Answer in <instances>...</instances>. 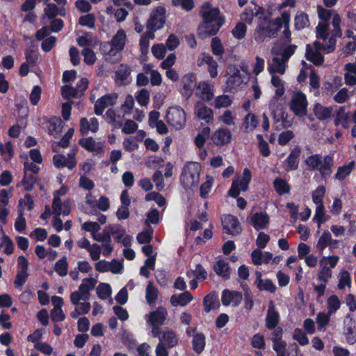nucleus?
Returning a JSON list of instances; mask_svg holds the SVG:
<instances>
[{"label":"nucleus","mask_w":356,"mask_h":356,"mask_svg":"<svg viewBox=\"0 0 356 356\" xmlns=\"http://www.w3.org/2000/svg\"><path fill=\"white\" fill-rule=\"evenodd\" d=\"M272 11L264 8V14L257 17V24L254 31L253 37L258 43L264 42L266 39L275 38L282 29L281 22L282 13L280 17L272 18Z\"/></svg>","instance_id":"f257e3e1"},{"label":"nucleus","mask_w":356,"mask_h":356,"mask_svg":"<svg viewBox=\"0 0 356 356\" xmlns=\"http://www.w3.org/2000/svg\"><path fill=\"white\" fill-rule=\"evenodd\" d=\"M200 15L203 19V28L205 35L207 36L216 35L220 28L224 24V17H219V8H212L211 3L209 1H206L201 7Z\"/></svg>","instance_id":"f03ea898"},{"label":"nucleus","mask_w":356,"mask_h":356,"mask_svg":"<svg viewBox=\"0 0 356 356\" xmlns=\"http://www.w3.org/2000/svg\"><path fill=\"white\" fill-rule=\"evenodd\" d=\"M334 157L326 155L323 157L320 154H312L305 160V165L310 171H318L321 177L327 179L332 173Z\"/></svg>","instance_id":"7ed1b4c3"},{"label":"nucleus","mask_w":356,"mask_h":356,"mask_svg":"<svg viewBox=\"0 0 356 356\" xmlns=\"http://www.w3.org/2000/svg\"><path fill=\"white\" fill-rule=\"evenodd\" d=\"M201 165L197 162H189L183 168L180 181L184 188H193L200 181Z\"/></svg>","instance_id":"20e7f679"},{"label":"nucleus","mask_w":356,"mask_h":356,"mask_svg":"<svg viewBox=\"0 0 356 356\" xmlns=\"http://www.w3.org/2000/svg\"><path fill=\"white\" fill-rule=\"evenodd\" d=\"M168 123L177 130L184 127L186 122V113L179 106H173L168 108L166 113Z\"/></svg>","instance_id":"39448f33"},{"label":"nucleus","mask_w":356,"mask_h":356,"mask_svg":"<svg viewBox=\"0 0 356 356\" xmlns=\"http://www.w3.org/2000/svg\"><path fill=\"white\" fill-rule=\"evenodd\" d=\"M307 105L308 102L305 94L302 92H298L291 99L289 107L294 115L303 117L307 115Z\"/></svg>","instance_id":"423d86ee"},{"label":"nucleus","mask_w":356,"mask_h":356,"mask_svg":"<svg viewBox=\"0 0 356 356\" xmlns=\"http://www.w3.org/2000/svg\"><path fill=\"white\" fill-rule=\"evenodd\" d=\"M224 232L229 235L238 236L242 232V227L237 217L232 214L225 215L222 218Z\"/></svg>","instance_id":"0eeeda50"},{"label":"nucleus","mask_w":356,"mask_h":356,"mask_svg":"<svg viewBox=\"0 0 356 356\" xmlns=\"http://www.w3.org/2000/svg\"><path fill=\"white\" fill-rule=\"evenodd\" d=\"M196 83V76L193 72L188 73L181 78V84L182 88L179 92L186 99H188L192 96Z\"/></svg>","instance_id":"6e6552de"},{"label":"nucleus","mask_w":356,"mask_h":356,"mask_svg":"<svg viewBox=\"0 0 356 356\" xmlns=\"http://www.w3.org/2000/svg\"><path fill=\"white\" fill-rule=\"evenodd\" d=\"M165 13L166 10L163 6L155 8L147 20L146 27L154 26L156 29H162L165 23Z\"/></svg>","instance_id":"1a4fd4ad"},{"label":"nucleus","mask_w":356,"mask_h":356,"mask_svg":"<svg viewBox=\"0 0 356 356\" xmlns=\"http://www.w3.org/2000/svg\"><path fill=\"white\" fill-rule=\"evenodd\" d=\"M251 3L254 5V7L247 6L240 15L241 20L250 25L252 24L254 17H259L264 14V7L259 6L254 1H252Z\"/></svg>","instance_id":"9d476101"},{"label":"nucleus","mask_w":356,"mask_h":356,"mask_svg":"<svg viewBox=\"0 0 356 356\" xmlns=\"http://www.w3.org/2000/svg\"><path fill=\"white\" fill-rule=\"evenodd\" d=\"M334 108L337 109L334 115V124L335 127H338L341 125L342 128L346 129H348L350 125V112L346 111V106H334Z\"/></svg>","instance_id":"9b49d317"},{"label":"nucleus","mask_w":356,"mask_h":356,"mask_svg":"<svg viewBox=\"0 0 356 356\" xmlns=\"http://www.w3.org/2000/svg\"><path fill=\"white\" fill-rule=\"evenodd\" d=\"M117 96L115 95L106 94L99 98L95 104L94 110L97 115H102L104 109L115 104Z\"/></svg>","instance_id":"f8f14e48"},{"label":"nucleus","mask_w":356,"mask_h":356,"mask_svg":"<svg viewBox=\"0 0 356 356\" xmlns=\"http://www.w3.org/2000/svg\"><path fill=\"white\" fill-rule=\"evenodd\" d=\"M194 113L199 120H204L207 123H209L213 120V110L201 102L195 103Z\"/></svg>","instance_id":"ddd939ff"},{"label":"nucleus","mask_w":356,"mask_h":356,"mask_svg":"<svg viewBox=\"0 0 356 356\" xmlns=\"http://www.w3.org/2000/svg\"><path fill=\"white\" fill-rule=\"evenodd\" d=\"M269 223V216L266 211L256 212L250 217V224L257 231L267 228Z\"/></svg>","instance_id":"4468645a"},{"label":"nucleus","mask_w":356,"mask_h":356,"mask_svg":"<svg viewBox=\"0 0 356 356\" xmlns=\"http://www.w3.org/2000/svg\"><path fill=\"white\" fill-rule=\"evenodd\" d=\"M280 316L279 312L275 309L273 302H270L266 316V327L270 330H274L280 323Z\"/></svg>","instance_id":"2eb2a0df"},{"label":"nucleus","mask_w":356,"mask_h":356,"mask_svg":"<svg viewBox=\"0 0 356 356\" xmlns=\"http://www.w3.org/2000/svg\"><path fill=\"white\" fill-rule=\"evenodd\" d=\"M232 134L227 128L216 130L211 136L213 143L216 145H224L230 142Z\"/></svg>","instance_id":"dca6fc26"},{"label":"nucleus","mask_w":356,"mask_h":356,"mask_svg":"<svg viewBox=\"0 0 356 356\" xmlns=\"http://www.w3.org/2000/svg\"><path fill=\"white\" fill-rule=\"evenodd\" d=\"M218 296L216 291H211L203 298L204 311L209 313L211 310L218 309L220 307Z\"/></svg>","instance_id":"f3484780"},{"label":"nucleus","mask_w":356,"mask_h":356,"mask_svg":"<svg viewBox=\"0 0 356 356\" xmlns=\"http://www.w3.org/2000/svg\"><path fill=\"white\" fill-rule=\"evenodd\" d=\"M193 299V295L188 291H184L179 295H172L170 297V301L172 306H181L185 307Z\"/></svg>","instance_id":"a211bd4d"},{"label":"nucleus","mask_w":356,"mask_h":356,"mask_svg":"<svg viewBox=\"0 0 356 356\" xmlns=\"http://www.w3.org/2000/svg\"><path fill=\"white\" fill-rule=\"evenodd\" d=\"M334 106H323L320 103H315L314 105V113L316 118L320 121L325 120L332 115Z\"/></svg>","instance_id":"6ab92c4d"},{"label":"nucleus","mask_w":356,"mask_h":356,"mask_svg":"<svg viewBox=\"0 0 356 356\" xmlns=\"http://www.w3.org/2000/svg\"><path fill=\"white\" fill-rule=\"evenodd\" d=\"M47 122L49 124L47 129L49 135L56 136L61 133L63 121L60 117L51 116Z\"/></svg>","instance_id":"aec40b11"},{"label":"nucleus","mask_w":356,"mask_h":356,"mask_svg":"<svg viewBox=\"0 0 356 356\" xmlns=\"http://www.w3.org/2000/svg\"><path fill=\"white\" fill-rule=\"evenodd\" d=\"M126 33L123 29H119L111 41V49L122 51L125 45Z\"/></svg>","instance_id":"412c9836"},{"label":"nucleus","mask_w":356,"mask_h":356,"mask_svg":"<svg viewBox=\"0 0 356 356\" xmlns=\"http://www.w3.org/2000/svg\"><path fill=\"white\" fill-rule=\"evenodd\" d=\"M310 25L308 15L303 11H298L294 17V28L296 31L302 30Z\"/></svg>","instance_id":"4be33fe9"},{"label":"nucleus","mask_w":356,"mask_h":356,"mask_svg":"<svg viewBox=\"0 0 356 356\" xmlns=\"http://www.w3.org/2000/svg\"><path fill=\"white\" fill-rule=\"evenodd\" d=\"M117 232L113 230L111 224L107 225L104 227L102 232L93 234V239L97 242H109L111 241V234H114Z\"/></svg>","instance_id":"5701e85b"},{"label":"nucleus","mask_w":356,"mask_h":356,"mask_svg":"<svg viewBox=\"0 0 356 356\" xmlns=\"http://www.w3.org/2000/svg\"><path fill=\"white\" fill-rule=\"evenodd\" d=\"M305 58L316 66H320L324 62V56L318 51H314L309 44L306 47Z\"/></svg>","instance_id":"b1692460"},{"label":"nucleus","mask_w":356,"mask_h":356,"mask_svg":"<svg viewBox=\"0 0 356 356\" xmlns=\"http://www.w3.org/2000/svg\"><path fill=\"white\" fill-rule=\"evenodd\" d=\"M291 15L289 12L284 11L282 13V19L281 22L282 28L284 26V29L282 32L283 38L286 43L291 42V33L289 29Z\"/></svg>","instance_id":"393cba45"},{"label":"nucleus","mask_w":356,"mask_h":356,"mask_svg":"<svg viewBox=\"0 0 356 356\" xmlns=\"http://www.w3.org/2000/svg\"><path fill=\"white\" fill-rule=\"evenodd\" d=\"M206 346V337L205 335L202 332L196 333L193 335L192 340V346L193 350L200 354L203 352Z\"/></svg>","instance_id":"a878e982"},{"label":"nucleus","mask_w":356,"mask_h":356,"mask_svg":"<svg viewBox=\"0 0 356 356\" xmlns=\"http://www.w3.org/2000/svg\"><path fill=\"white\" fill-rule=\"evenodd\" d=\"M273 187L279 195H283L289 193L291 190V186L287 181L281 177H276L274 179Z\"/></svg>","instance_id":"bb28decb"},{"label":"nucleus","mask_w":356,"mask_h":356,"mask_svg":"<svg viewBox=\"0 0 356 356\" xmlns=\"http://www.w3.org/2000/svg\"><path fill=\"white\" fill-rule=\"evenodd\" d=\"M213 268L214 271L218 276H220L225 280L229 279V266L228 263L224 260L220 259L217 261Z\"/></svg>","instance_id":"cd10ccee"},{"label":"nucleus","mask_w":356,"mask_h":356,"mask_svg":"<svg viewBox=\"0 0 356 356\" xmlns=\"http://www.w3.org/2000/svg\"><path fill=\"white\" fill-rule=\"evenodd\" d=\"M97 280L94 278H84L82 280V283L79 286V291L86 297H88V300L90 296V291L92 290L96 285Z\"/></svg>","instance_id":"c85d7f7f"},{"label":"nucleus","mask_w":356,"mask_h":356,"mask_svg":"<svg viewBox=\"0 0 356 356\" xmlns=\"http://www.w3.org/2000/svg\"><path fill=\"white\" fill-rule=\"evenodd\" d=\"M166 312L163 309H157L150 313L149 321L151 325H162L166 318Z\"/></svg>","instance_id":"c756f323"},{"label":"nucleus","mask_w":356,"mask_h":356,"mask_svg":"<svg viewBox=\"0 0 356 356\" xmlns=\"http://www.w3.org/2000/svg\"><path fill=\"white\" fill-rule=\"evenodd\" d=\"M160 342H163L168 348H172L177 344L178 340L175 333L170 330L163 332L162 336L160 337Z\"/></svg>","instance_id":"7c9ffc66"},{"label":"nucleus","mask_w":356,"mask_h":356,"mask_svg":"<svg viewBox=\"0 0 356 356\" xmlns=\"http://www.w3.org/2000/svg\"><path fill=\"white\" fill-rule=\"evenodd\" d=\"M35 44L34 41H31V45L25 50L26 62L33 66L37 63L38 60V54L35 49Z\"/></svg>","instance_id":"2f4dec72"},{"label":"nucleus","mask_w":356,"mask_h":356,"mask_svg":"<svg viewBox=\"0 0 356 356\" xmlns=\"http://www.w3.org/2000/svg\"><path fill=\"white\" fill-rule=\"evenodd\" d=\"M158 289L154 285L152 282L149 281L146 287L145 298L147 302L149 305L155 302L158 298Z\"/></svg>","instance_id":"473e14b6"},{"label":"nucleus","mask_w":356,"mask_h":356,"mask_svg":"<svg viewBox=\"0 0 356 356\" xmlns=\"http://www.w3.org/2000/svg\"><path fill=\"white\" fill-rule=\"evenodd\" d=\"M210 128L209 127H206L197 134L194 140V143L197 148L201 149L204 147L206 139L210 135Z\"/></svg>","instance_id":"72a5a7b5"},{"label":"nucleus","mask_w":356,"mask_h":356,"mask_svg":"<svg viewBox=\"0 0 356 356\" xmlns=\"http://www.w3.org/2000/svg\"><path fill=\"white\" fill-rule=\"evenodd\" d=\"M154 233L153 228L148 225L146 230L140 232L136 237L137 241L140 244H148L152 240Z\"/></svg>","instance_id":"f704fd0d"},{"label":"nucleus","mask_w":356,"mask_h":356,"mask_svg":"<svg viewBox=\"0 0 356 356\" xmlns=\"http://www.w3.org/2000/svg\"><path fill=\"white\" fill-rule=\"evenodd\" d=\"M0 152L4 161H10L14 156V149L12 142L8 141L5 145L0 143Z\"/></svg>","instance_id":"c9c22d12"},{"label":"nucleus","mask_w":356,"mask_h":356,"mask_svg":"<svg viewBox=\"0 0 356 356\" xmlns=\"http://www.w3.org/2000/svg\"><path fill=\"white\" fill-rule=\"evenodd\" d=\"M68 263L67 257L63 256L62 258L58 259L54 266V270L60 277H65L67 275L68 272Z\"/></svg>","instance_id":"e433bc0d"},{"label":"nucleus","mask_w":356,"mask_h":356,"mask_svg":"<svg viewBox=\"0 0 356 356\" xmlns=\"http://www.w3.org/2000/svg\"><path fill=\"white\" fill-rule=\"evenodd\" d=\"M213 184V178L211 176L207 175V180L202 184L200 188V197L202 199L208 198L209 194L211 191Z\"/></svg>","instance_id":"4c0bfd02"},{"label":"nucleus","mask_w":356,"mask_h":356,"mask_svg":"<svg viewBox=\"0 0 356 356\" xmlns=\"http://www.w3.org/2000/svg\"><path fill=\"white\" fill-rule=\"evenodd\" d=\"M115 74L116 80L126 81L131 74V69L127 64H120Z\"/></svg>","instance_id":"58836bf2"},{"label":"nucleus","mask_w":356,"mask_h":356,"mask_svg":"<svg viewBox=\"0 0 356 356\" xmlns=\"http://www.w3.org/2000/svg\"><path fill=\"white\" fill-rule=\"evenodd\" d=\"M341 17L339 13H335L332 18L333 29L331 31L332 38H338L342 36V31L340 28Z\"/></svg>","instance_id":"ea45409f"},{"label":"nucleus","mask_w":356,"mask_h":356,"mask_svg":"<svg viewBox=\"0 0 356 356\" xmlns=\"http://www.w3.org/2000/svg\"><path fill=\"white\" fill-rule=\"evenodd\" d=\"M37 177L33 173H28L24 172V176L22 180V184L24 186L26 191H31L36 183Z\"/></svg>","instance_id":"a19ab883"},{"label":"nucleus","mask_w":356,"mask_h":356,"mask_svg":"<svg viewBox=\"0 0 356 356\" xmlns=\"http://www.w3.org/2000/svg\"><path fill=\"white\" fill-rule=\"evenodd\" d=\"M112 289L108 283H100L97 288V294L99 299L106 300L111 296Z\"/></svg>","instance_id":"79ce46f5"},{"label":"nucleus","mask_w":356,"mask_h":356,"mask_svg":"<svg viewBox=\"0 0 356 356\" xmlns=\"http://www.w3.org/2000/svg\"><path fill=\"white\" fill-rule=\"evenodd\" d=\"M198 88L200 90V97L203 100L209 102L213 99V93L208 83L206 82H200Z\"/></svg>","instance_id":"37998d69"},{"label":"nucleus","mask_w":356,"mask_h":356,"mask_svg":"<svg viewBox=\"0 0 356 356\" xmlns=\"http://www.w3.org/2000/svg\"><path fill=\"white\" fill-rule=\"evenodd\" d=\"M354 165V161H351L349 164L340 166L338 168L336 174L334 175V179L343 180L347 176H348Z\"/></svg>","instance_id":"c03bdc74"},{"label":"nucleus","mask_w":356,"mask_h":356,"mask_svg":"<svg viewBox=\"0 0 356 356\" xmlns=\"http://www.w3.org/2000/svg\"><path fill=\"white\" fill-rule=\"evenodd\" d=\"M332 241V236L329 231H324L323 234L318 238L317 242L316 248L319 250V252H322L324 249H325L328 245L329 242Z\"/></svg>","instance_id":"a18cd8bd"},{"label":"nucleus","mask_w":356,"mask_h":356,"mask_svg":"<svg viewBox=\"0 0 356 356\" xmlns=\"http://www.w3.org/2000/svg\"><path fill=\"white\" fill-rule=\"evenodd\" d=\"M330 26L328 23H318L316 27V38L323 40H326L329 36Z\"/></svg>","instance_id":"49530a36"},{"label":"nucleus","mask_w":356,"mask_h":356,"mask_svg":"<svg viewBox=\"0 0 356 356\" xmlns=\"http://www.w3.org/2000/svg\"><path fill=\"white\" fill-rule=\"evenodd\" d=\"M325 187L323 185L318 186L314 191H313L312 197L313 202L316 205L323 204V199L325 194Z\"/></svg>","instance_id":"de8ad7c7"},{"label":"nucleus","mask_w":356,"mask_h":356,"mask_svg":"<svg viewBox=\"0 0 356 356\" xmlns=\"http://www.w3.org/2000/svg\"><path fill=\"white\" fill-rule=\"evenodd\" d=\"M317 13L318 17L325 23H327L334 15L337 13L334 10L324 8L322 6L318 5Z\"/></svg>","instance_id":"09e8293b"},{"label":"nucleus","mask_w":356,"mask_h":356,"mask_svg":"<svg viewBox=\"0 0 356 356\" xmlns=\"http://www.w3.org/2000/svg\"><path fill=\"white\" fill-rule=\"evenodd\" d=\"M246 32L247 26L242 22H238L232 31L234 38L237 40L243 39L245 36Z\"/></svg>","instance_id":"8fccbe9b"},{"label":"nucleus","mask_w":356,"mask_h":356,"mask_svg":"<svg viewBox=\"0 0 356 356\" xmlns=\"http://www.w3.org/2000/svg\"><path fill=\"white\" fill-rule=\"evenodd\" d=\"M242 76L238 70L227 78V87L230 89H234L240 86L242 83Z\"/></svg>","instance_id":"3c124183"},{"label":"nucleus","mask_w":356,"mask_h":356,"mask_svg":"<svg viewBox=\"0 0 356 356\" xmlns=\"http://www.w3.org/2000/svg\"><path fill=\"white\" fill-rule=\"evenodd\" d=\"M211 48L213 54L217 56H222L225 52L221 40L218 37H214L211 39Z\"/></svg>","instance_id":"603ef678"},{"label":"nucleus","mask_w":356,"mask_h":356,"mask_svg":"<svg viewBox=\"0 0 356 356\" xmlns=\"http://www.w3.org/2000/svg\"><path fill=\"white\" fill-rule=\"evenodd\" d=\"M79 24L82 26L93 29L95 25V16L92 13L82 15L79 19Z\"/></svg>","instance_id":"864d4df0"},{"label":"nucleus","mask_w":356,"mask_h":356,"mask_svg":"<svg viewBox=\"0 0 356 356\" xmlns=\"http://www.w3.org/2000/svg\"><path fill=\"white\" fill-rule=\"evenodd\" d=\"M293 339L297 341L302 346L307 345L309 342L307 334L300 328H296L294 330Z\"/></svg>","instance_id":"5fc2aeb1"},{"label":"nucleus","mask_w":356,"mask_h":356,"mask_svg":"<svg viewBox=\"0 0 356 356\" xmlns=\"http://www.w3.org/2000/svg\"><path fill=\"white\" fill-rule=\"evenodd\" d=\"M29 274L28 272L17 270L15 279L14 280L15 287L21 290L23 285L26 282Z\"/></svg>","instance_id":"6e6d98bb"},{"label":"nucleus","mask_w":356,"mask_h":356,"mask_svg":"<svg viewBox=\"0 0 356 356\" xmlns=\"http://www.w3.org/2000/svg\"><path fill=\"white\" fill-rule=\"evenodd\" d=\"M251 346L256 349H265L266 342L264 335L259 333L254 334L251 339Z\"/></svg>","instance_id":"4d7b16f0"},{"label":"nucleus","mask_w":356,"mask_h":356,"mask_svg":"<svg viewBox=\"0 0 356 356\" xmlns=\"http://www.w3.org/2000/svg\"><path fill=\"white\" fill-rule=\"evenodd\" d=\"M149 92L147 89H141L136 96V101L140 106H146L149 101Z\"/></svg>","instance_id":"13d9d810"},{"label":"nucleus","mask_w":356,"mask_h":356,"mask_svg":"<svg viewBox=\"0 0 356 356\" xmlns=\"http://www.w3.org/2000/svg\"><path fill=\"white\" fill-rule=\"evenodd\" d=\"M81 54L83 56V61L87 65H93L96 61V56L93 50L88 47L82 49Z\"/></svg>","instance_id":"bf43d9fd"},{"label":"nucleus","mask_w":356,"mask_h":356,"mask_svg":"<svg viewBox=\"0 0 356 356\" xmlns=\"http://www.w3.org/2000/svg\"><path fill=\"white\" fill-rule=\"evenodd\" d=\"M232 104V99L228 95H222L218 96L214 101L213 106L216 108H227Z\"/></svg>","instance_id":"052dcab7"},{"label":"nucleus","mask_w":356,"mask_h":356,"mask_svg":"<svg viewBox=\"0 0 356 356\" xmlns=\"http://www.w3.org/2000/svg\"><path fill=\"white\" fill-rule=\"evenodd\" d=\"M270 109L271 111V114L273 116V118L276 121H280L281 119L284 118V111L283 106L281 104L275 103L273 105L270 104Z\"/></svg>","instance_id":"680f3d73"},{"label":"nucleus","mask_w":356,"mask_h":356,"mask_svg":"<svg viewBox=\"0 0 356 356\" xmlns=\"http://www.w3.org/2000/svg\"><path fill=\"white\" fill-rule=\"evenodd\" d=\"M257 139L259 143L261 154L264 157H268L270 154L268 143L264 139L261 134H257Z\"/></svg>","instance_id":"e2e57ef3"},{"label":"nucleus","mask_w":356,"mask_h":356,"mask_svg":"<svg viewBox=\"0 0 356 356\" xmlns=\"http://www.w3.org/2000/svg\"><path fill=\"white\" fill-rule=\"evenodd\" d=\"M61 93L65 99H70L72 97H77L79 95L77 89L70 85H64L62 86Z\"/></svg>","instance_id":"0e129e2a"},{"label":"nucleus","mask_w":356,"mask_h":356,"mask_svg":"<svg viewBox=\"0 0 356 356\" xmlns=\"http://www.w3.org/2000/svg\"><path fill=\"white\" fill-rule=\"evenodd\" d=\"M257 288L260 291H266L272 293H275L277 289L276 286L270 279H266L264 283L262 280H259V282L257 284Z\"/></svg>","instance_id":"69168bd1"},{"label":"nucleus","mask_w":356,"mask_h":356,"mask_svg":"<svg viewBox=\"0 0 356 356\" xmlns=\"http://www.w3.org/2000/svg\"><path fill=\"white\" fill-rule=\"evenodd\" d=\"M352 279L350 273L347 270H343L340 273L338 288L343 289L346 286H350Z\"/></svg>","instance_id":"338daca9"},{"label":"nucleus","mask_w":356,"mask_h":356,"mask_svg":"<svg viewBox=\"0 0 356 356\" xmlns=\"http://www.w3.org/2000/svg\"><path fill=\"white\" fill-rule=\"evenodd\" d=\"M152 52L154 57L161 60L166 54V47L163 43L155 44L152 47Z\"/></svg>","instance_id":"774afa93"}]
</instances>
